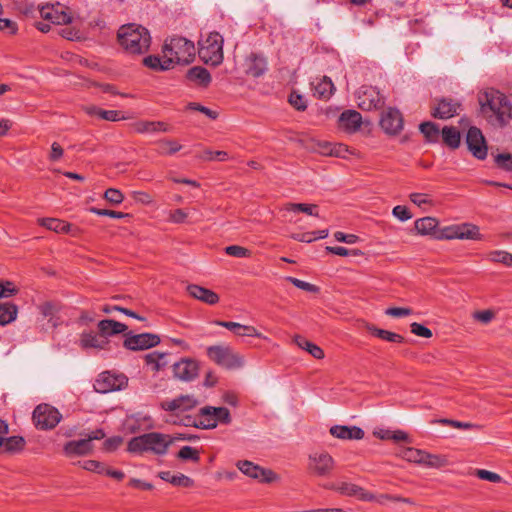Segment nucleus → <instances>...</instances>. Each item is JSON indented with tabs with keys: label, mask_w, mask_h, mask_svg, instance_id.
Masks as SVG:
<instances>
[{
	"label": "nucleus",
	"mask_w": 512,
	"mask_h": 512,
	"mask_svg": "<svg viewBox=\"0 0 512 512\" xmlns=\"http://www.w3.org/2000/svg\"><path fill=\"white\" fill-rule=\"evenodd\" d=\"M477 99L480 113L493 125L502 126L512 118V106L500 91L484 89L478 93Z\"/></svg>",
	"instance_id": "f257e3e1"
},
{
	"label": "nucleus",
	"mask_w": 512,
	"mask_h": 512,
	"mask_svg": "<svg viewBox=\"0 0 512 512\" xmlns=\"http://www.w3.org/2000/svg\"><path fill=\"white\" fill-rule=\"evenodd\" d=\"M195 54L193 42L182 37L167 39L162 46V70L187 65L194 60Z\"/></svg>",
	"instance_id": "f03ea898"
},
{
	"label": "nucleus",
	"mask_w": 512,
	"mask_h": 512,
	"mask_svg": "<svg viewBox=\"0 0 512 512\" xmlns=\"http://www.w3.org/2000/svg\"><path fill=\"white\" fill-rule=\"evenodd\" d=\"M117 38L121 48L130 55L146 53L151 44L149 31L135 23L122 25L118 30Z\"/></svg>",
	"instance_id": "7ed1b4c3"
},
{
	"label": "nucleus",
	"mask_w": 512,
	"mask_h": 512,
	"mask_svg": "<svg viewBox=\"0 0 512 512\" xmlns=\"http://www.w3.org/2000/svg\"><path fill=\"white\" fill-rule=\"evenodd\" d=\"M397 456L410 464L428 469H443L450 465L449 457L445 454L431 453L425 449L404 444L398 449Z\"/></svg>",
	"instance_id": "20e7f679"
},
{
	"label": "nucleus",
	"mask_w": 512,
	"mask_h": 512,
	"mask_svg": "<svg viewBox=\"0 0 512 512\" xmlns=\"http://www.w3.org/2000/svg\"><path fill=\"white\" fill-rule=\"evenodd\" d=\"M206 356L212 363L226 370H238L246 364L243 354L223 343L209 345Z\"/></svg>",
	"instance_id": "39448f33"
},
{
	"label": "nucleus",
	"mask_w": 512,
	"mask_h": 512,
	"mask_svg": "<svg viewBox=\"0 0 512 512\" xmlns=\"http://www.w3.org/2000/svg\"><path fill=\"white\" fill-rule=\"evenodd\" d=\"M166 191L176 203H182L183 194L192 195V192L202 190V184L178 171L169 170L166 173Z\"/></svg>",
	"instance_id": "423d86ee"
},
{
	"label": "nucleus",
	"mask_w": 512,
	"mask_h": 512,
	"mask_svg": "<svg viewBox=\"0 0 512 512\" xmlns=\"http://www.w3.org/2000/svg\"><path fill=\"white\" fill-rule=\"evenodd\" d=\"M230 413L224 407H205L200 410L195 418L185 417L181 418V422L185 426H196L202 429H213L219 423H229Z\"/></svg>",
	"instance_id": "0eeeda50"
},
{
	"label": "nucleus",
	"mask_w": 512,
	"mask_h": 512,
	"mask_svg": "<svg viewBox=\"0 0 512 512\" xmlns=\"http://www.w3.org/2000/svg\"><path fill=\"white\" fill-rule=\"evenodd\" d=\"M223 37L218 32H209L199 41V56L203 62L213 67L219 66L224 59Z\"/></svg>",
	"instance_id": "6e6552de"
},
{
	"label": "nucleus",
	"mask_w": 512,
	"mask_h": 512,
	"mask_svg": "<svg viewBox=\"0 0 512 512\" xmlns=\"http://www.w3.org/2000/svg\"><path fill=\"white\" fill-rule=\"evenodd\" d=\"M441 240H472L483 241L481 228L471 222L452 223L444 225L439 236Z\"/></svg>",
	"instance_id": "1a4fd4ad"
},
{
	"label": "nucleus",
	"mask_w": 512,
	"mask_h": 512,
	"mask_svg": "<svg viewBox=\"0 0 512 512\" xmlns=\"http://www.w3.org/2000/svg\"><path fill=\"white\" fill-rule=\"evenodd\" d=\"M312 150L322 156L337 157L344 160L361 158L359 150L344 143L316 140L312 144Z\"/></svg>",
	"instance_id": "9d476101"
},
{
	"label": "nucleus",
	"mask_w": 512,
	"mask_h": 512,
	"mask_svg": "<svg viewBox=\"0 0 512 512\" xmlns=\"http://www.w3.org/2000/svg\"><path fill=\"white\" fill-rule=\"evenodd\" d=\"M335 491L339 492L344 496L355 497L361 501L366 502H377L380 504L385 503L386 501L391 500L392 498L389 495H375L372 492L350 482L341 481L333 485L332 487Z\"/></svg>",
	"instance_id": "9b49d317"
},
{
	"label": "nucleus",
	"mask_w": 512,
	"mask_h": 512,
	"mask_svg": "<svg viewBox=\"0 0 512 512\" xmlns=\"http://www.w3.org/2000/svg\"><path fill=\"white\" fill-rule=\"evenodd\" d=\"M198 405L195 397L190 395L179 396L171 401H167L162 407L169 413L170 418L168 421L173 423H181V418L189 417L187 412L194 409Z\"/></svg>",
	"instance_id": "f8f14e48"
},
{
	"label": "nucleus",
	"mask_w": 512,
	"mask_h": 512,
	"mask_svg": "<svg viewBox=\"0 0 512 512\" xmlns=\"http://www.w3.org/2000/svg\"><path fill=\"white\" fill-rule=\"evenodd\" d=\"M61 419V413L49 404H40L33 411V422L40 430L53 429Z\"/></svg>",
	"instance_id": "ddd939ff"
},
{
	"label": "nucleus",
	"mask_w": 512,
	"mask_h": 512,
	"mask_svg": "<svg viewBox=\"0 0 512 512\" xmlns=\"http://www.w3.org/2000/svg\"><path fill=\"white\" fill-rule=\"evenodd\" d=\"M170 370L174 378L190 382L197 378L200 372V362L191 357H183L175 362Z\"/></svg>",
	"instance_id": "4468645a"
},
{
	"label": "nucleus",
	"mask_w": 512,
	"mask_h": 512,
	"mask_svg": "<svg viewBox=\"0 0 512 512\" xmlns=\"http://www.w3.org/2000/svg\"><path fill=\"white\" fill-rule=\"evenodd\" d=\"M465 144L469 153L478 160H485L488 155L486 139L477 127H470L467 131Z\"/></svg>",
	"instance_id": "2eb2a0df"
},
{
	"label": "nucleus",
	"mask_w": 512,
	"mask_h": 512,
	"mask_svg": "<svg viewBox=\"0 0 512 512\" xmlns=\"http://www.w3.org/2000/svg\"><path fill=\"white\" fill-rule=\"evenodd\" d=\"M440 220L435 216H423L417 218L413 222L412 231L415 235L420 237H430L436 240H441L439 237L441 234Z\"/></svg>",
	"instance_id": "dca6fc26"
},
{
	"label": "nucleus",
	"mask_w": 512,
	"mask_h": 512,
	"mask_svg": "<svg viewBox=\"0 0 512 512\" xmlns=\"http://www.w3.org/2000/svg\"><path fill=\"white\" fill-rule=\"evenodd\" d=\"M128 451L131 453H143L152 451L160 453V433H146L132 438L128 443Z\"/></svg>",
	"instance_id": "f3484780"
},
{
	"label": "nucleus",
	"mask_w": 512,
	"mask_h": 512,
	"mask_svg": "<svg viewBox=\"0 0 512 512\" xmlns=\"http://www.w3.org/2000/svg\"><path fill=\"white\" fill-rule=\"evenodd\" d=\"M160 343V336L152 333L132 334L125 333L123 346L132 351L146 350L157 346Z\"/></svg>",
	"instance_id": "a211bd4d"
},
{
	"label": "nucleus",
	"mask_w": 512,
	"mask_h": 512,
	"mask_svg": "<svg viewBox=\"0 0 512 512\" xmlns=\"http://www.w3.org/2000/svg\"><path fill=\"white\" fill-rule=\"evenodd\" d=\"M367 124L359 112L345 110L339 115L336 126L342 133L352 135L358 133Z\"/></svg>",
	"instance_id": "6ab92c4d"
},
{
	"label": "nucleus",
	"mask_w": 512,
	"mask_h": 512,
	"mask_svg": "<svg viewBox=\"0 0 512 512\" xmlns=\"http://www.w3.org/2000/svg\"><path fill=\"white\" fill-rule=\"evenodd\" d=\"M334 468V460L327 452H314L309 455L308 470L315 476L330 475Z\"/></svg>",
	"instance_id": "aec40b11"
},
{
	"label": "nucleus",
	"mask_w": 512,
	"mask_h": 512,
	"mask_svg": "<svg viewBox=\"0 0 512 512\" xmlns=\"http://www.w3.org/2000/svg\"><path fill=\"white\" fill-rule=\"evenodd\" d=\"M372 435L378 440L392 442L398 446V449H400V447L404 444L412 443L410 434L402 429L376 427L373 429Z\"/></svg>",
	"instance_id": "412c9836"
},
{
	"label": "nucleus",
	"mask_w": 512,
	"mask_h": 512,
	"mask_svg": "<svg viewBox=\"0 0 512 512\" xmlns=\"http://www.w3.org/2000/svg\"><path fill=\"white\" fill-rule=\"evenodd\" d=\"M128 379L124 375H115L110 372H103L96 380L95 389L100 393H107L122 389L127 385Z\"/></svg>",
	"instance_id": "4be33fe9"
},
{
	"label": "nucleus",
	"mask_w": 512,
	"mask_h": 512,
	"mask_svg": "<svg viewBox=\"0 0 512 512\" xmlns=\"http://www.w3.org/2000/svg\"><path fill=\"white\" fill-rule=\"evenodd\" d=\"M186 290L189 297L208 306H216L221 301V296L216 291L202 285L190 284Z\"/></svg>",
	"instance_id": "5701e85b"
},
{
	"label": "nucleus",
	"mask_w": 512,
	"mask_h": 512,
	"mask_svg": "<svg viewBox=\"0 0 512 512\" xmlns=\"http://www.w3.org/2000/svg\"><path fill=\"white\" fill-rule=\"evenodd\" d=\"M40 15L44 20H48L56 25H66L71 23L72 17L65 11V8L57 3L56 5H45L40 9Z\"/></svg>",
	"instance_id": "b1692460"
},
{
	"label": "nucleus",
	"mask_w": 512,
	"mask_h": 512,
	"mask_svg": "<svg viewBox=\"0 0 512 512\" xmlns=\"http://www.w3.org/2000/svg\"><path fill=\"white\" fill-rule=\"evenodd\" d=\"M236 465L242 473L261 482H272L276 479V475L272 471L265 470L250 461H238Z\"/></svg>",
	"instance_id": "393cba45"
},
{
	"label": "nucleus",
	"mask_w": 512,
	"mask_h": 512,
	"mask_svg": "<svg viewBox=\"0 0 512 512\" xmlns=\"http://www.w3.org/2000/svg\"><path fill=\"white\" fill-rule=\"evenodd\" d=\"M358 105L361 109L371 110L382 104V97L375 87H362L357 95Z\"/></svg>",
	"instance_id": "a878e982"
},
{
	"label": "nucleus",
	"mask_w": 512,
	"mask_h": 512,
	"mask_svg": "<svg viewBox=\"0 0 512 512\" xmlns=\"http://www.w3.org/2000/svg\"><path fill=\"white\" fill-rule=\"evenodd\" d=\"M217 324L231 331L237 337H254L266 340L267 337L253 325H245L233 321H218Z\"/></svg>",
	"instance_id": "bb28decb"
},
{
	"label": "nucleus",
	"mask_w": 512,
	"mask_h": 512,
	"mask_svg": "<svg viewBox=\"0 0 512 512\" xmlns=\"http://www.w3.org/2000/svg\"><path fill=\"white\" fill-rule=\"evenodd\" d=\"M329 433L339 440H362L365 432L358 426L334 425L330 427Z\"/></svg>",
	"instance_id": "cd10ccee"
},
{
	"label": "nucleus",
	"mask_w": 512,
	"mask_h": 512,
	"mask_svg": "<svg viewBox=\"0 0 512 512\" xmlns=\"http://www.w3.org/2000/svg\"><path fill=\"white\" fill-rule=\"evenodd\" d=\"M152 425L151 417L140 413L127 416L123 423L124 430L131 434L149 430Z\"/></svg>",
	"instance_id": "c85d7f7f"
},
{
	"label": "nucleus",
	"mask_w": 512,
	"mask_h": 512,
	"mask_svg": "<svg viewBox=\"0 0 512 512\" xmlns=\"http://www.w3.org/2000/svg\"><path fill=\"white\" fill-rule=\"evenodd\" d=\"M461 105L452 99H442L438 101L432 108V115L439 119H449L457 115Z\"/></svg>",
	"instance_id": "c756f323"
},
{
	"label": "nucleus",
	"mask_w": 512,
	"mask_h": 512,
	"mask_svg": "<svg viewBox=\"0 0 512 512\" xmlns=\"http://www.w3.org/2000/svg\"><path fill=\"white\" fill-rule=\"evenodd\" d=\"M311 85L314 96L323 100L330 99L336 90L331 78L325 75L316 77Z\"/></svg>",
	"instance_id": "7c9ffc66"
},
{
	"label": "nucleus",
	"mask_w": 512,
	"mask_h": 512,
	"mask_svg": "<svg viewBox=\"0 0 512 512\" xmlns=\"http://www.w3.org/2000/svg\"><path fill=\"white\" fill-rule=\"evenodd\" d=\"M187 81L193 86L207 88L212 82V75L202 66H194L186 73Z\"/></svg>",
	"instance_id": "2f4dec72"
},
{
	"label": "nucleus",
	"mask_w": 512,
	"mask_h": 512,
	"mask_svg": "<svg viewBox=\"0 0 512 512\" xmlns=\"http://www.w3.org/2000/svg\"><path fill=\"white\" fill-rule=\"evenodd\" d=\"M365 329L371 336L383 340L385 342L393 344H402L404 342V337L401 334L383 328H379L374 324L366 323Z\"/></svg>",
	"instance_id": "473e14b6"
},
{
	"label": "nucleus",
	"mask_w": 512,
	"mask_h": 512,
	"mask_svg": "<svg viewBox=\"0 0 512 512\" xmlns=\"http://www.w3.org/2000/svg\"><path fill=\"white\" fill-rule=\"evenodd\" d=\"M382 128L389 134H397L403 127L400 113L394 109H388L381 118Z\"/></svg>",
	"instance_id": "72a5a7b5"
},
{
	"label": "nucleus",
	"mask_w": 512,
	"mask_h": 512,
	"mask_svg": "<svg viewBox=\"0 0 512 512\" xmlns=\"http://www.w3.org/2000/svg\"><path fill=\"white\" fill-rule=\"evenodd\" d=\"M97 329L104 339H108L109 337L118 334L125 335L128 330V326L113 319H104L98 322Z\"/></svg>",
	"instance_id": "f704fd0d"
},
{
	"label": "nucleus",
	"mask_w": 512,
	"mask_h": 512,
	"mask_svg": "<svg viewBox=\"0 0 512 512\" xmlns=\"http://www.w3.org/2000/svg\"><path fill=\"white\" fill-rule=\"evenodd\" d=\"M93 449L89 439L69 441L64 445L63 451L67 457H77L89 454Z\"/></svg>",
	"instance_id": "c9c22d12"
},
{
	"label": "nucleus",
	"mask_w": 512,
	"mask_h": 512,
	"mask_svg": "<svg viewBox=\"0 0 512 512\" xmlns=\"http://www.w3.org/2000/svg\"><path fill=\"white\" fill-rule=\"evenodd\" d=\"M292 341L299 349L307 352L313 358L317 360H322L325 358L324 350L319 345L308 340L304 336L295 335Z\"/></svg>",
	"instance_id": "e433bc0d"
},
{
	"label": "nucleus",
	"mask_w": 512,
	"mask_h": 512,
	"mask_svg": "<svg viewBox=\"0 0 512 512\" xmlns=\"http://www.w3.org/2000/svg\"><path fill=\"white\" fill-rule=\"evenodd\" d=\"M84 111L91 117L111 122L125 120L127 117L121 116V112L117 110H104L96 105H88L84 107Z\"/></svg>",
	"instance_id": "4c0bfd02"
},
{
	"label": "nucleus",
	"mask_w": 512,
	"mask_h": 512,
	"mask_svg": "<svg viewBox=\"0 0 512 512\" xmlns=\"http://www.w3.org/2000/svg\"><path fill=\"white\" fill-rule=\"evenodd\" d=\"M38 310L44 318L48 319V323L53 328L58 327L60 321L57 317V314L61 310L60 303L54 301H46L38 305Z\"/></svg>",
	"instance_id": "58836bf2"
},
{
	"label": "nucleus",
	"mask_w": 512,
	"mask_h": 512,
	"mask_svg": "<svg viewBox=\"0 0 512 512\" xmlns=\"http://www.w3.org/2000/svg\"><path fill=\"white\" fill-rule=\"evenodd\" d=\"M408 198L409 201L422 212H429L437 206L434 197L429 193L412 192L409 194Z\"/></svg>",
	"instance_id": "ea45409f"
},
{
	"label": "nucleus",
	"mask_w": 512,
	"mask_h": 512,
	"mask_svg": "<svg viewBox=\"0 0 512 512\" xmlns=\"http://www.w3.org/2000/svg\"><path fill=\"white\" fill-rule=\"evenodd\" d=\"M80 343L83 348L105 350L108 348L110 341L108 339H104V337L99 332H87L82 333Z\"/></svg>",
	"instance_id": "a19ab883"
},
{
	"label": "nucleus",
	"mask_w": 512,
	"mask_h": 512,
	"mask_svg": "<svg viewBox=\"0 0 512 512\" xmlns=\"http://www.w3.org/2000/svg\"><path fill=\"white\" fill-rule=\"evenodd\" d=\"M284 210L292 215L304 213L308 216L319 217V207L313 203H287Z\"/></svg>",
	"instance_id": "79ce46f5"
},
{
	"label": "nucleus",
	"mask_w": 512,
	"mask_h": 512,
	"mask_svg": "<svg viewBox=\"0 0 512 512\" xmlns=\"http://www.w3.org/2000/svg\"><path fill=\"white\" fill-rule=\"evenodd\" d=\"M328 236L327 229L315 230V231H295L291 234V238L294 241L300 243H312L317 240L325 239Z\"/></svg>",
	"instance_id": "37998d69"
},
{
	"label": "nucleus",
	"mask_w": 512,
	"mask_h": 512,
	"mask_svg": "<svg viewBox=\"0 0 512 512\" xmlns=\"http://www.w3.org/2000/svg\"><path fill=\"white\" fill-rule=\"evenodd\" d=\"M162 480L167 481L175 487L190 489L195 486L194 480L182 473H162Z\"/></svg>",
	"instance_id": "c03bdc74"
},
{
	"label": "nucleus",
	"mask_w": 512,
	"mask_h": 512,
	"mask_svg": "<svg viewBox=\"0 0 512 512\" xmlns=\"http://www.w3.org/2000/svg\"><path fill=\"white\" fill-rule=\"evenodd\" d=\"M26 441L21 436L2 437V452L14 454L22 451L25 447Z\"/></svg>",
	"instance_id": "a18cd8bd"
},
{
	"label": "nucleus",
	"mask_w": 512,
	"mask_h": 512,
	"mask_svg": "<svg viewBox=\"0 0 512 512\" xmlns=\"http://www.w3.org/2000/svg\"><path fill=\"white\" fill-rule=\"evenodd\" d=\"M38 223L56 233H70L72 228L71 224L56 218H40Z\"/></svg>",
	"instance_id": "49530a36"
},
{
	"label": "nucleus",
	"mask_w": 512,
	"mask_h": 512,
	"mask_svg": "<svg viewBox=\"0 0 512 512\" xmlns=\"http://www.w3.org/2000/svg\"><path fill=\"white\" fill-rule=\"evenodd\" d=\"M18 315V306L12 302L0 303V325L5 326L14 322Z\"/></svg>",
	"instance_id": "de8ad7c7"
},
{
	"label": "nucleus",
	"mask_w": 512,
	"mask_h": 512,
	"mask_svg": "<svg viewBox=\"0 0 512 512\" xmlns=\"http://www.w3.org/2000/svg\"><path fill=\"white\" fill-rule=\"evenodd\" d=\"M441 138L443 143L451 149H456L460 146L461 135L459 130L455 127H443L441 131Z\"/></svg>",
	"instance_id": "09e8293b"
},
{
	"label": "nucleus",
	"mask_w": 512,
	"mask_h": 512,
	"mask_svg": "<svg viewBox=\"0 0 512 512\" xmlns=\"http://www.w3.org/2000/svg\"><path fill=\"white\" fill-rule=\"evenodd\" d=\"M246 72L252 76L261 75L266 69V63L263 58L251 55L246 59Z\"/></svg>",
	"instance_id": "8fccbe9b"
},
{
	"label": "nucleus",
	"mask_w": 512,
	"mask_h": 512,
	"mask_svg": "<svg viewBox=\"0 0 512 512\" xmlns=\"http://www.w3.org/2000/svg\"><path fill=\"white\" fill-rule=\"evenodd\" d=\"M185 111L190 114L194 113H201L206 118L210 120H215L218 118L219 113L218 111L211 109L209 107H206L198 102H190L185 106Z\"/></svg>",
	"instance_id": "3c124183"
},
{
	"label": "nucleus",
	"mask_w": 512,
	"mask_h": 512,
	"mask_svg": "<svg viewBox=\"0 0 512 512\" xmlns=\"http://www.w3.org/2000/svg\"><path fill=\"white\" fill-rule=\"evenodd\" d=\"M184 149V144L180 139L165 138L162 140V154L173 156L180 153Z\"/></svg>",
	"instance_id": "603ef678"
},
{
	"label": "nucleus",
	"mask_w": 512,
	"mask_h": 512,
	"mask_svg": "<svg viewBox=\"0 0 512 512\" xmlns=\"http://www.w3.org/2000/svg\"><path fill=\"white\" fill-rule=\"evenodd\" d=\"M287 281L294 287L311 295H318L321 291L320 287L317 284L307 282L295 277H289L287 278Z\"/></svg>",
	"instance_id": "864d4df0"
},
{
	"label": "nucleus",
	"mask_w": 512,
	"mask_h": 512,
	"mask_svg": "<svg viewBox=\"0 0 512 512\" xmlns=\"http://www.w3.org/2000/svg\"><path fill=\"white\" fill-rule=\"evenodd\" d=\"M488 259L494 263H500L512 267V253L502 249L492 250L488 253Z\"/></svg>",
	"instance_id": "5fc2aeb1"
},
{
	"label": "nucleus",
	"mask_w": 512,
	"mask_h": 512,
	"mask_svg": "<svg viewBox=\"0 0 512 512\" xmlns=\"http://www.w3.org/2000/svg\"><path fill=\"white\" fill-rule=\"evenodd\" d=\"M190 213L186 208H175L167 213V221L174 224L189 223Z\"/></svg>",
	"instance_id": "6e6d98bb"
},
{
	"label": "nucleus",
	"mask_w": 512,
	"mask_h": 512,
	"mask_svg": "<svg viewBox=\"0 0 512 512\" xmlns=\"http://www.w3.org/2000/svg\"><path fill=\"white\" fill-rule=\"evenodd\" d=\"M409 329L410 333L418 338L429 340L434 336L433 331L429 327L419 322L410 323Z\"/></svg>",
	"instance_id": "4d7b16f0"
},
{
	"label": "nucleus",
	"mask_w": 512,
	"mask_h": 512,
	"mask_svg": "<svg viewBox=\"0 0 512 512\" xmlns=\"http://www.w3.org/2000/svg\"><path fill=\"white\" fill-rule=\"evenodd\" d=\"M200 159L203 161H227L229 160V155L226 151H220V150H211V149H204L200 153Z\"/></svg>",
	"instance_id": "13d9d810"
},
{
	"label": "nucleus",
	"mask_w": 512,
	"mask_h": 512,
	"mask_svg": "<svg viewBox=\"0 0 512 512\" xmlns=\"http://www.w3.org/2000/svg\"><path fill=\"white\" fill-rule=\"evenodd\" d=\"M385 315L391 318H405L413 314V310L407 306H390L385 309Z\"/></svg>",
	"instance_id": "bf43d9fd"
},
{
	"label": "nucleus",
	"mask_w": 512,
	"mask_h": 512,
	"mask_svg": "<svg viewBox=\"0 0 512 512\" xmlns=\"http://www.w3.org/2000/svg\"><path fill=\"white\" fill-rule=\"evenodd\" d=\"M474 474L478 479L488 481L490 483L499 484L503 482V478L500 474L490 470L476 469Z\"/></svg>",
	"instance_id": "052dcab7"
},
{
	"label": "nucleus",
	"mask_w": 512,
	"mask_h": 512,
	"mask_svg": "<svg viewBox=\"0 0 512 512\" xmlns=\"http://www.w3.org/2000/svg\"><path fill=\"white\" fill-rule=\"evenodd\" d=\"M496 317V312L493 309H483L473 312L472 318L481 324H489Z\"/></svg>",
	"instance_id": "680f3d73"
},
{
	"label": "nucleus",
	"mask_w": 512,
	"mask_h": 512,
	"mask_svg": "<svg viewBox=\"0 0 512 512\" xmlns=\"http://www.w3.org/2000/svg\"><path fill=\"white\" fill-rule=\"evenodd\" d=\"M326 251L330 254L340 256V257H347V256L357 257V256L362 255V252L359 249L349 250L342 246H334V247L327 246Z\"/></svg>",
	"instance_id": "e2e57ef3"
},
{
	"label": "nucleus",
	"mask_w": 512,
	"mask_h": 512,
	"mask_svg": "<svg viewBox=\"0 0 512 512\" xmlns=\"http://www.w3.org/2000/svg\"><path fill=\"white\" fill-rule=\"evenodd\" d=\"M420 130L425 136V138L429 141H437L439 137V129L432 122H425L420 125Z\"/></svg>",
	"instance_id": "0e129e2a"
},
{
	"label": "nucleus",
	"mask_w": 512,
	"mask_h": 512,
	"mask_svg": "<svg viewBox=\"0 0 512 512\" xmlns=\"http://www.w3.org/2000/svg\"><path fill=\"white\" fill-rule=\"evenodd\" d=\"M392 215L401 222H406L413 218V213L406 205H396L392 209Z\"/></svg>",
	"instance_id": "69168bd1"
},
{
	"label": "nucleus",
	"mask_w": 512,
	"mask_h": 512,
	"mask_svg": "<svg viewBox=\"0 0 512 512\" xmlns=\"http://www.w3.org/2000/svg\"><path fill=\"white\" fill-rule=\"evenodd\" d=\"M225 253L236 258H249L252 255V252L248 248L240 245L227 246L225 248Z\"/></svg>",
	"instance_id": "338daca9"
},
{
	"label": "nucleus",
	"mask_w": 512,
	"mask_h": 512,
	"mask_svg": "<svg viewBox=\"0 0 512 512\" xmlns=\"http://www.w3.org/2000/svg\"><path fill=\"white\" fill-rule=\"evenodd\" d=\"M496 165L506 171L512 172V154L499 153L495 156Z\"/></svg>",
	"instance_id": "774afa93"
}]
</instances>
